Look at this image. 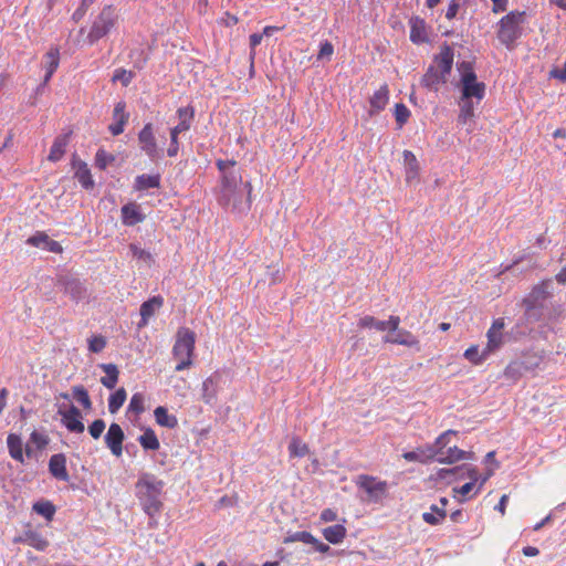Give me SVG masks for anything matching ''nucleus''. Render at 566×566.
<instances>
[{
    "instance_id": "1",
    "label": "nucleus",
    "mask_w": 566,
    "mask_h": 566,
    "mask_svg": "<svg viewBox=\"0 0 566 566\" xmlns=\"http://www.w3.org/2000/svg\"><path fill=\"white\" fill-rule=\"evenodd\" d=\"M165 482L151 473H143L135 483V495L144 513L149 516L150 527L157 526L156 517L164 509Z\"/></svg>"
},
{
    "instance_id": "2",
    "label": "nucleus",
    "mask_w": 566,
    "mask_h": 566,
    "mask_svg": "<svg viewBox=\"0 0 566 566\" xmlns=\"http://www.w3.org/2000/svg\"><path fill=\"white\" fill-rule=\"evenodd\" d=\"M217 167L222 174L221 178V196L219 202L223 207H237L240 197L237 196L238 186L242 181V176L234 169L235 160H217Z\"/></svg>"
},
{
    "instance_id": "3",
    "label": "nucleus",
    "mask_w": 566,
    "mask_h": 566,
    "mask_svg": "<svg viewBox=\"0 0 566 566\" xmlns=\"http://www.w3.org/2000/svg\"><path fill=\"white\" fill-rule=\"evenodd\" d=\"M196 334L188 327H180L176 333L172 356L178 361L175 370L182 371L193 364Z\"/></svg>"
},
{
    "instance_id": "4",
    "label": "nucleus",
    "mask_w": 566,
    "mask_h": 566,
    "mask_svg": "<svg viewBox=\"0 0 566 566\" xmlns=\"http://www.w3.org/2000/svg\"><path fill=\"white\" fill-rule=\"evenodd\" d=\"M525 11L513 10L500 19L496 32L497 39L509 50H512L516 40L522 36V24L525 22Z\"/></svg>"
},
{
    "instance_id": "5",
    "label": "nucleus",
    "mask_w": 566,
    "mask_h": 566,
    "mask_svg": "<svg viewBox=\"0 0 566 566\" xmlns=\"http://www.w3.org/2000/svg\"><path fill=\"white\" fill-rule=\"evenodd\" d=\"M461 72V98L467 101L476 99L479 104L485 95V84L479 82L476 74L469 62H462L460 65Z\"/></svg>"
},
{
    "instance_id": "6",
    "label": "nucleus",
    "mask_w": 566,
    "mask_h": 566,
    "mask_svg": "<svg viewBox=\"0 0 566 566\" xmlns=\"http://www.w3.org/2000/svg\"><path fill=\"white\" fill-rule=\"evenodd\" d=\"M117 20L114 7L112 4L104 6L91 25L87 34L88 43L94 44L106 36L115 28Z\"/></svg>"
},
{
    "instance_id": "7",
    "label": "nucleus",
    "mask_w": 566,
    "mask_h": 566,
    "mask_svg": "<svg viewBox=\"0 0 566 566\" xmlns=\"http://www.w3.org/2000/svg\"><path fill=\"white\" fill-rule=\"evenodd\" d=\"M551 296V280H545L534 285L531 292L523 298L526 315L528 317L533 316V312L537 308H542L545 301Z\"/></svg>"
},
{
    "instance_id": "8",
    "label": "nucleus",
    "mask_w": 566,
    "mask_h": 566,
    "mask_svg": "<svg viewBox=\"0 0 566 566\" xmlns=\"http://www.w3.org/2000/svg\"><path fill=\"white\" fill-rule=\"evenodd\" d=\"M138 144L142 151L145 153V155H147L151 160H155L160 156V149L157 145L151 123L145 124L142 130L138 133Z\"/></svg>"
},
{
    "instance_id": "9",
    "label": "nucleus",
    "mask_w": 566,
    "mask_h": 566,
    "mask_svg": "<svg viewBox=\"0 0 566 566\" xmlns=\"http://www.w3.org/2000/svg\"><path fill=\"white\" fill-rule=\"evenodd\" d=\"M356 485L368 493L375 501L379 500L387 492L386 481H378L376 478L367 474H360L356 480Z\"/></svg>"
},
{
    "instance_id": "10",
    "label": "nucleus",
    "mask_w": 566,
    "mask_h": 566,
    "mask_svg": "<svg viewBox=\"0 0 566 566\" xmlns=\"http://www.w3.org/2000/svg\"><path fill=\"white\" fill-rule=\"evenodd\" d=\"M534 364H527L522 360H513L511 361L504 369V377L509 380L516 381L518 380L525 373L535 370L542 363V356H534Z\"/></svg>"
},
{
    "instance_id": "11",
    "label": "nucleus",
    "mask_w": 566,
    "mask_h": 566,
    "mask_svg": "<svg viewBox=\"0 0 566 566\" xmlns=\"http://www.w3.org/2000/svg\"><path fill=\"white\" fill-rule=\"evenodd\" d=\"M59 415L61 416V421L63 426L70 431L74 433L84 432V423L82 421V412L77 407L72 405L67 410L59 409Z\"/></svg>"
},
{
    "instance_id": "12",
    "label": "nucleus",
    "mask_w": 566,
    "mask_h": 566,
    "mask_svg": "<svg viewBox=\"0 0 566 566\" xmlns=\"http://www.w3.org/2000/svg\"><path fill=\"white\" fill-rule=\"evenodd\" d=\"M124 431L118 423L113 422L105 434V444L116 458L123 454Z\"/></svg>"
},
{
    "instance_id": "13",
    "label": "nucleus",
    "mask_w": 566,
    "mask_h": 566,
    "mask_svg": "<svg viewBox=\"0 0 566 566\" xmlns=\"http://www.w3.org/2000/svg\"><path fill=\"white\" fill-rule=\"evenodd\" d=\"M27 244L57 254L63 252L62 245L57 241L52 240L44 231H36L33 235L29 237Z\"/></svg>"
},
{
    "instance_id": "14",
    "label": "nucleus",
    "mask_w": 566,
    "mask_h": 566,
    "mask_svg": "<svg viewBox=\"0 0 566 566\" xmlns=\"http://www.w3.org/2000/svg\"><path fill=\"white\" fill-rule=\"evenodd\" d=\"M72 168L74 170V176L81 184V186L86 189H93L94 180L92 178L91 170L85 161L80 159L76 154L72 156Z\"/></svg>"
},
{
    "instance_id": "15",
    "label": "nucleus",
    "mask_w": 566,
    "mask_h": 566,
    "mask_svg": "<svg viewBox=\"0 0 566 566\" xmlns=\"http://www.w3.org/2000/svg\"><path fill=\"white\" fill-rule=\"evenodd\" d=\"M504 322L502 318L495 319L486 333L488 343L484 349L491 355L503 344Z\"/></svg>"
},
{
    "instance_id": "16",
    "label": "nucleus",
    "mask_w": 566,
    "mask_h": 566,
    "mask_svg": "<svg viewBox=\"0 0 566 566\" xmlns=\"http://www.w3.org/2000/svg\"><path fill=\"white\" fill-rule=\"evenodd\" d=\"M385 343L397 344L410 348L420 349V342L416 335L407 329H398L395 335L385 337Z\"/></svg>"
},
{
    "instance_id": "17",
    "label": "nucleus",
    "mask_w": 566,
    "mask_h": 566,
    "mask_svg": "<svg viewBox=\"0 0 566 566\" xmlns=\"http://www.w3.org/2000/svg\"><path fill=\"white\" fill-rule=\"evenodd\" d=\"M389 102V87L387 84H382L379 90L374 92L369 98L370 109L369 115L374 116L379 112L384 111Z\"/></svg>"
},
{
    "instance_id": "18",
    "label": "nucleus",
    "mask_w": 566,
    "mask_h": 566,
    "mask_svg": "<svg viewBox=\"0 0 566 566\" xmlns=\"http://www.w3.org/2000/svg\"><path fill=\"white\" fill-rule=\"evenodd\" d=\"M49 471L57 480L67 481L70 479L66 469V458L63 453H56L50 458Z\"/></svg>"
},
{
    "instance_id": "19",
    "label": "nucleus",
    "mask_w": 566,
    "mask_h": 566,
    "mask_svg": "<svg viewBox=\"0 0 566 566\" xmlns=\"http://www.w3.org/2000/svg\"><path fill=\"white\" fill-rule=\"evenodd\" d=\"M120 212L123 224L128 227H133L145 220V216L140 212L139 206L135 202L124 205Z\"/></svg>"
},
{
    "instance_id": "20",
    "label": "nucleus",
    "mask_w": 566,
    "mask_h": 566,
    "mask_svg": "<svg viewBox=\"0 0 566 566\" xmlns=\"http://www.w3.org/2000/svg\"><path fill=\"white\" fill-rule=\"evenodd\" d=\"M219 377L212 375L202 381L201 399L206 405H212L217 400Z\"/></svg>"
},
{
    "instance_id": "21",
    "label": "nucleus",
    "mask_w": 566,
    "mask_h": 566,
    "mask_svg": "<svg viewBox=\"0 0 566 566\" xmlns=\"http://www.w3.org/2000/svg\"><path fill=\"white\" fill-rule=\"evenodd\" d=\"M453 50L444 44L440 53L434 57V65L442 74L449 75L453 64Z\"/></svg>"
},
{
    "instance_id": "22",
    "label": "nucleus",
    "mask_w": 566,
    "mask_h": 566,
    "mask_svg": "<svg viewBox=\"0 0 566 566\" xmlns=\"http://www.w3.org/2000/svg\"><path fill=\"white\" fill-rule=\"evenodd\" d=\"M410 40L415 44H421L428 41L426 22L419 17H412L409 20Z\"/></svg>"
},
{
    "instance_id": "23",
    "label": "nucleus",
    "mask_w": 566,
    "mask_h": 566,
    "mask_svg": "<svg viewBox=\"0 0 566 566\" xmlns=\"http://www.w3.org/2000/svg\"><path fill=\"white\" fill-rule=\"evenodd\" d=\"M7 447L9 454L13 460L24 463L23 451L25 452V447H23L22 438L19 434L9 433L7 437Z\"/></svg>"
},
{
    "instance_id": "24",
    "label": "nucleus",
    "mask_w": 566,
    "mask_h": 566,
    "mask_svg": "<svg viewBox=\"0 0 566 566\" xmlns=\"http://www.w3.org/2000/svg\"><path fill=\"white\" fill-rule=\"evenodd\" d=\"M164 298L161 296H153L148 301L144 302L140 306L142 321L139 326L148 324L149 318L163 306Z\"/></svg>"
},
{
    "instance_id": "25",
    "label": "nucleus",
    "mask_w": 566,
    "mask_h": 566,
    "mask_svg": "<svg viewBox=\"0 0 566 566\" xmlns=\"http://www.w3.org/2000/svg\"><path fill=\"white\" fill-rule=\"evenodd\" d=\"M402 458L409 462L424 463L437 458V450L433 447L419 448L415 451L405 452Z\"/></svg>"
},
{
    "instance_id": "26",
    "label": "nucleus",
    "mask_w": 566,
    "mask_h": 566,
    "mask_svg": "<svg viewBox=\"0 0 566 566\" xmlns=\"http://www.w3.org/2000/svg\"><path fill=\"white\" fill-rule=\"evenodd\" d=\"M402 157L406 166V182L411 184L418 179L420 167L417 157L411 150H403Z\"/></svg>"
},
{
    "instance_id": "27",
    "label": "nucleus",
    "mask_w": 566,
    "mask_h": 566,
    "mask_svg": "<svg viewBox=\"0 0 566 566\" xmlns=\"http://www.w3.org/2000/svg\"><path fill=\"white\" fill-rule=\"evenodd\" d=\"M447 77L436 66L431 65L422 76L421 83L427 88L437 91L440 84L447 82Z\"/></svg>"
},
{
    "instance_id": "28",
    "label": "nucleus",
    "mask_w": 566,
    "mask_h": 566,
    "mask_svg": "<svg viewBox=\"0 0 566 566\" xmlns=\"http://www.w3.org/2000/svg\"><path fill=\"white\" fill-rule=\"evenodd\" d=\"M155 421L158 426L175 429L178 426V419L175 415L168 412L166 407L159 406L154 410Z\"/></svg>"
},
{
    "instance_id": "29",
    "label": "nucleus",
    "mask_w": 566,
    "mask_h": 566,
    "mask_svg": "<svg viewBox=\"0 0 566 566\" xmlns=\"http://www.w3.org/2000/svg\"><path fill=\"white\" fill-rule=\"evenodd\" d=\"M50 442V439L46 434L39 432L38 430H33L30 434L29 442L25 444V454L27 457H31L33 454V448L36 450L44 449Z\"/></svg>"
},
{
    "instance_id": "30",
    "label": "nucleus",
    "mask_w": 566,
    "mask_h": 566,
    "mask_svg": "<svg viewBox=\"0 0 566 566\" xmlns=\"http://www.w3.org/2000/svg\"><path fill=\"white\" fill-rule=\"evenodd\" d=\"M69 135H61L54 139L50 149V154L48 156V159L50 161H59L64 156L66 147L69 145Z\"/></svg>"
},
{
    "instance_id": "31",
    "label": "nucleus",
    "mask_w": 566,
    "mask_h": 566,
    "mask_svg": "<svg viewBox=\"0 0 566 566\" xmlns=\"http://www.w3.org/2000/svg\"><path fill=\"white\" fill-rule=\"evenodd\" d=\"M324 538L331 544H339L344 541L347 530L342 524H335L323 530Z\"/></svg>"
},
{
    "instance_id": "32",
    "label": "nucleus",
    "mask_w": 566,
    "mask_h": 566,
    "mask_svg": "<svg viewBox=\"0 0 566 566\" xmlns=\"http://www.w3.org/2000/svg\"><path fill=\"white\" fill-rule=\"evenodd\" d=\"M45 76L44 83H48L60 64V51L57 48H52L45 55Z\"/></svg>"
},
{
    "instance_id": "33",
    "label": "nucleus",
    "mask_w": 566,
    "mask_h": 566,
    "mask_svg": "<svg viewBox=\"0 0 566 566\" xmlns=\"http://www.w3.org/2000/svg\"><path fill=\"white\" fill-rule=\"evenodd\" d=\"M137 440L144 450L157 451L160 448L158 437L151 428H146Z\"/></svg>"
},
{
    "instance_id": "34",
    "label": "nucleus",
    "mask_w": 566,
    "mask_h": 566,
    "mask_svg": "<svg viewBox=\"0 0 566 566\" xmlns=\"http://www.w3.org/2000/svg\"><path fill=\"white\" fill-rule=\"evenodd\" d=\"M20 541L40 552L45 551L49 546V541L44 538L40 533L33 531L25 532L24 537Z\"/></svg>"
},
{
    "instance_id": "35",
    "label": "nucleus",
    "mask_w": 566,
    "mask_h": 566,
    "mask_svg": "<svg viewBox=\"0 0 566 566\" xmlns=\"http://www.w3.org/2000/svg\"><path fill=\"white\" fill-rule=\"evenodd\" d=\"M460 113L458 115V123L460 125H467L472 122L475 117L473 101H467L460 98Z\"/></svg>"
},
{
    "instance_id": "36",
    "label": "nucleus",
    "mask_w": 566,
    "mask_h": 566,
    "mask_svg": "<svg viewBox=\"0 0 566 566\" xmlns=\"http://www.w3.org/2000/svg\"><path fill=\"white\" fill-rule=\"evenodd\" d=\"M160 176L159 175H139L135 179V189L138 191L159 188Z\"/></svg>"
},
{
    "instance_id": "37",
    "label": "nucleus",
    "mask_w": 566,
    "mask_h": 566,
    "mask_svg": "<svg viewBox=\"0 0 566 566\" xmlns=\"http://www.w3.org/2000/svg\"><path fill=\"white\" fill-rule=\"evenodd\" d=\"M102 369L105 371L106 376L101 378V382L103 386H105L108 389L115 388L117 381H118V369L116 365L114 364H104L101 366Z\"/></svg>"
},
{
    "instance_id": "38",
    "label": "nucleus",
    "mask_w": 566,
    "mask_h": 566,
    "mask_svg": "<svg viewBox=\"0 0 566 566\" xmlns=\"http://www.w3.org/2000/svg\"><path fill=\"white\" fill-rule=\"evenodd\" d=\"M431 512H424L422 520L430 525H439L447 516V511L436 504L430 506Z\"/></svg>"
},
{
    "instance_id": "39",
    "label": "nucleus",
    "mask_w": 566,
    "mask_h": 566,
    "mask_svg": "<svg viewBox=\"0 0 566 566\" xmlns=\"http://www.w3.org/2000/svg\"><path fill=\"white\" fill-rule=\"evenodd\" d=\"M472 452H465L458 447H451L448 449L446 457L438 458V461L441 463H454L463 459H472Z\"/></svg>"
},
{
    "instance_id": "40",
    "label": "nucleus",
    "mask_w": 566,
    "mask_h": 566,
    "mask_svg": "<svg viewBox=\"0 0 566 566\" xmlns=\"http://www.w3.org/2000/svg\"><path fill=\"white\" fill-rule=\"evenodd\" d=\"M464 358L468 359L473 365H480L482 364L490 355L488 352L483 348L480 350V347L478 345H471L469 348L465 349L463 354Z\"/></svg>"
},
{
    "instance_id": "41",
    "label": "nucleus",
    "mask_w": 566,
    "mask_h": 566,
    "mask_svg": "<svg viewBox=\"0 0 566 566\" xmlns=\"http://www.w3.org/2000/svg\"><path fill=\"white\" fill-rule=\"evenodd\" d=\"M129 250L132 252L133 258L143 263L144 265L150 268L154 264L155 259L149 251L142 249L135 243L129 244Z\"/></svg>"
},
{
    "instance_id": "42",
    "label": "nucleus",
    "mask_w": 566,
    "mask_h": 566,
    "mask_svg": "<svg viewBox=\"0 0 566 566\" xmlns=\"http://www.w3.org/2000/svg\"><path fill=\"white\" fill-rule=\"evenodd\" d=\"M126 398H127L126 390L124 388H118L108 398V411L112 415L116 413L120 409V407L124 405Z\"/></svg>"
},
{
    "instance_id": "43",
    "label": "nucleus",
    "mask_w": 566,
    "mask_h": 566,
    "mask_svg": "<svg viewBox=\"0 0 566 566\" xmlns=\"http://www.w3.org/2000/svg\"><path fill=\"white\" fill-rule=\"evenodd\" d=\"M308 446L301 441L300 438L293 437L289 444V453L291 458H303L308 454Z\"/></svg>"
},
{
    "instance_id": "44",
    "label": "nucleus",
    "mask_w": 566,
    "mask_h": 566,
    "mask_svg": "<svg viewBox=\"0 0 566 566\" xmlns=\"http://www.w3.org/2000/svg\"><path fill=\"white\" fill-rule=\"evenodd\" d=\"M32 510L38 513L39 515H42L48 521H52L55 514V506L50 501H39L35 502L32 506Z\"/></svg>"
},
{
    "instance_id": "45",
    "label": "nucleus",
    "mask_w": 566,
    "mask_h": 566,
    "mask_svg": "<svg viewBox=\"0 0 566 566\" xmlns=\"http://www.w3.org/2000/svg\"><path fill=\"white\" fill-rule=\"evenodd\" d=\"M128 412L134 413L135 416H140L145 411V396L142 392H135L129 401Z\"/></svg>"
},
{
    "instance_id": "46",
    "label": "nucleus",
    "mask_w": 566,
    "mask_h": 566,
    "mask_svg": "<svg viewBox=\"0 0 566 566\" xmlns=\"http://www.w3.org/2000/svg\"><path fill=\"white\" fill-rule=\"evenodd\" d=\"M115 161V156L107 153L105 149H98L95 154V166L101 169L105 170L108 165L113 164Z\"/></svg>"
},
{
    "instance_id": "47",
    "label": "nucleus",
    "mask_w": 566,
    "mask_h": 566,
    "mask_svg": "<svg viewBox=\"0 0 566 566\" xmlns=\"http://www.w3.org/2000/svg\"><path fill=\"white\" fill-rule=\"evenodd\" d=\"M458 431L455 430H447L442 432L434 441V443L431 446L437 450V457L439 454H442V450L450 443L451 436H457Z\"/></svg>"
},
{
    "instance_id": "48",
    "label": "nucleus",
    "mask_w": 566,
    "mask_h": 566,
    "mask_svg": "<svg viewBox=\"0 0 566 566\" xmlns=\"http://www.w3.org/2000/svg\"><path fill=\"white\" fill-rule=\"evenodd\" d=\"M73 397L83 406L84 409L92 408V401L87 390L83 386H74L72 388Z\"/></svg>"
},
{
    "instance_id": "49",
    "label": "nucleus",
    "mask_w": 566,
    "mask_h": 566,
    "mask_svg": "<svg viewBox=\"0 0 566 566\" xmlns=\"http://www.w3.org/2000/svg\"><path fill=\"white\" fill-rule=\"evenodd\" d=\"M360 328H375L377 331H386L385 321H378L371 315L361 317L358 322Z\"/></svg>"
},
{
    "instance_id": "50",
    "label": "nucleus",
    "mask_w": 566,
    "mask_h": 566,
    "mask_svg": "<svg viewBox=\"0 0 566 566\" xmlns=\"http://www.w3.org/2000/svg\"><path fill=\"white\" fill-rule=\"evenodd\" d=\"M283 542L285 544L294 543V542H302V543H305V544H311V543L316 542V537H314L307 531H300V532H295L294 534L285 537Z\"/></svg>"
},
{
    "instance_id": "51",
    "label": "nucleus",
    "mask_w": 566,
    "mask_h": 566,
    "mask_svg": "<svg viewBox=\"0 0 566 566\" xmlns=\"http://www.w3.org/2000/svg\"><path fill=\"white\" fill-rule=\"evenodd\" d=\"M409 116L410 111L405 104L398 103L395 105V118L399 127H402L407 123Z\"/></svg>"
},
{
    "instance_id": "52",
    "label": "nucleus",
    "mask_w": 566,
    "mask_h": 566,
    "mask_svg": "<svg viewBox=\"0 0 566 566\" xmlns=\"http://www.w3.org/2000/svg\"><path fill=\"white\" fill-rule=\"evenodd\" d=\"M106 338L102 335H93L88 338V350L92 353H101L106 347Z\"/></svg>"
},
{
    "instance_id": "53",
    "label": "nucleus",
    "mask_w": 566,
    "mask_h": 566,
    "mask_svg": "<svg viewBox=\"0 0 566 566\" xmlns=\"http://www.w3.org/2000/svg\"><path fill=\"white\" fill-rule=\"evenodd\" d=\"M106 428V423L103 419L94 420L87 428L90 436L97 440L102 437L104 430Z\"/></svg>"
},
{
    "instance_id": "54",
    "label": "nucleus",
    "mask_w": 566,
    "mask_h": 566,
    "mask_svg": "<svg viewBox=\"0 0 566 566\" xmlns=\"http://www.w3.org/2000/svg\"><path fill=\"white\" fill-rule=\"evenodd\" d=\"M177 114L179 117V123H185V125H187V127L190 128L191 123L195 117L193 107L192 106L180 107V108H178Z\"/></svg>"
},
{
    "instance_id": "55",
    "label": "nucleus",
    "mask_w": 566,
    "mask_h": 566,
    "mask_svg": "<svg viewBox=\"0 0 566 566\" xmlns=\"http://www.w3.org/2000/svg\"><path fill=\"white\" fill-rule=\"evenodd\" d=\"M334 54V45L329 41H324L319 45L316 59L318 61H331Z\"/></svg>"
},
{
    "instance_id": "56",
    "label": "nucleus",
    "mask_w": 566,
    "mask_h": 566,
    "mask_svg": "<svg viewBox=\"0 0 566 566\" xmlns=\"http://www.w3.org/2000/svg\"><path fill=\"white\" fill-rule=\"evenodd\" d=\"M113 118L115 122L126 123L128 122L129 115L126 113L125 102H118L113 111Z\"/></svg>"
},
{
    "instance_id": "57",
    "label": "nucleus",
    "mask_w": 566,
    "mask_h": 566,
    "mask_svg": "<svg viewBox=\"0 0 566 566\" xmlns=\"http://www.w3.org/2000/svg\"><path fill=\"white\" fill-rule=\"evenodd\" d=\"M95 2V0H82L78 8L73 12L72 19L75 22H78L84 18L90 7Z\"/></svg>"
},
{
    "instance_id": "58",
    "label": "nucleus",
    "mask_w": 566,
    "mask_h": 566,
    "mask_svg": "<svg viewBox=\"0 0 566 566\" xmlns=\"http://www.w3.org/2000/svg\"><path fill=\"white\" fill-rule=\"evenodd\" d=\"M133 77L134 74L130 71L118 69L115 71L113 81H120L123 85L127 86L132 82Z\"/></svg>"
},
{
    "instance_id": "59",
    "label": "nucleus",
    "mask_w": 566,
    "mask_h": 566,
    "mask_svg": "<svg viewBox=\"0 0 566 566\" xmlns=\"http://www.w3.org/2000/svg\"><path fill=\"white\" fill-rule=\"evenodd\" d=\"M459 8H460V0H451L449 2V6H448L447 12H446V18L448 20L454 19L458 14Z\"/></svg>"
},
{
    "instance_id": "60",
    "label": "nucleus",
    "mask_w": 566,
    "mask_h": 566,
    "mask_svg": "<svg viewBox=\"0 0 566 566\" xmlns=\"http://www.w3.org/2000/svg\"><path fill=\"white\" fill-rule=\"evenodd\" d=\"M400 325V317L396 315H390L387 321H385L386 329H389L391 332H397Z\"/></svg>"
},
{
    "instance_id": "61",
    "label": "nucleus",
    "mask_w": 566,
    "mask_h": 566,
    "mask_svg": "<svg viewBox=\"0 0 566 566\" xmlns=\"http://www.w3.org/2000/svg\"><path fill=\"white\" fill-rule=\"evenodd\" d=\"M474 482H468L463 484L461 488L454 489V491L462 496L461 501H465L469 497L470 492L474 489Z\"/></svg>"
},
{
    "instance_id": "62",
    "label": "nucleus",
    "mask_w": 566,
    "mask_h": 566,
    "mask_svg": "<svg viewBox=\"0 0 566 566\" xmlns=\"http://www.w3.org/2000/svg\"><path fill=\"white\" fill-rule=\"evenodd\" d=\"M336 520H337L336 511H334L332 509H325L322 511L321 521L328 523V522H334Z\"/></svg>"
},
{
    "instance_id": "63",
    "label": "nucleus",
    "mask_w": 566,
    "mask_h": 566,
    "mask_svg": "<svg viewBox=\"0 0 566 566\" xmlns=\"http://www.w3.org/2000/svg\"><path fill=\"white\" fill-rule=\"evenodd\" d=\"M493 3L492 12L493 13H501L506 11L509 0H491Z\"/></svg>"
},
{
    "instance_id": "64",
    "label": "nucleus",
    "mask_w": 566,
    "mask_h": 566,
    "mask_svg": "<svg viewBox=\"0 0 566 566\" xmlns=\"http://www.w3.org/2000/svg\"><path fill=\"white\" fill-rule=\"evenodd\" d=\"M189 127L185 125V123H178L175 127L170 129V139L178 140V135H180L184 132H187Z\"/></svg>"
}]
</instances>
